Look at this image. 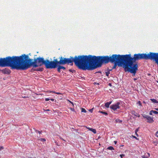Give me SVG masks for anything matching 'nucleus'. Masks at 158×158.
<instances>
[{"instance_id":"4be33fe9","label":"nucleus","mask_w":158,"mask_h":158,"mask_svg":"<svg viewBox=\"0 0 158 158\" xmlns=\"http://www.w3.org/2000/svg\"><path fill=\"white\" fill-rule=\"evenodd\" d=\"M57 71H58V72H59V73L60 72V68L59 67L58 65H57Z\"/></svg>"},{"instance_id":"7c9ffc66","label":"nucleus","mask_w":158,"mask_h":158,"mask_svg":"<svg viewBox=\"0 0 158 158\" xmlns=\"http://www.w3.org/2000/svg\"><path fill=\"white\" fill-rule=\"evenodd\" d=\"M35 131L36 132H38V133H39L40 134L41 133V132L39 131L36 130Z\"/></svg>"},{"instance_id":"0eeeda50","label":"nucleus","mask_w":158,"mask_h":158,"mask_svg":"<svg viewBox=\"0 0 158 158\" xmlns=\"http://www.w3.org/2000/svg\"><path fill=\"white\" fill-rule=\"evenodd\" d=\"M120 103L119 102H117L115 104L111 105L110 106V108L114 111H115L117 109H119L120 108Z\"/></svg>"},{"instance_id":"6e6552de","label":"nucleus","mask_w":158,"mask_h":158,"mask_svg":"<svg viewBox=\"0 0 158 158\" xmlns=\"http://www.w3.org/2000/svg\"><path fill=\"white\" fill-rule=\"evenodd\" d=\"M2 72L4 74H9L10 73L11 71L10 69L8 68H5L2 70Z\"/></svg>"},{"instance_id":"79ce46f5","label":"nucleus","mask_w":158,"mask_h":158,"mask_svg":"<svg viewBox=\"0 0 158 158\" xmlns=\"http://www.w3.org/2000/svg\"><path fill=\"white\" fill-rule=\"evenodd\" d=\"M114 143L115 144H116V143H117V142L116 141H114Z\"/></svg>"},{"instance_id":"9b49d317","label":"nucleus","mask_w":158,"mask_h":158,"mask_svg":"<svg viewBox=\"0 0 158 158\" xmlns=\"http://www.w3.org/2000/svg\"><path fill=\"white\" fill-rule=\"evenodd\" d=\"M147 154L148 155H143L142 156V158H148L150 156V155L149 153H147Z\"/></svg>"},{"instance_id":"9d476101","label":"nucleus","mask_w":158,"mask_h":158,"mask_svg":"<svg viewBox=\"0 0 158 158\" xmlns=\"http://www.w3.org/2000/svg\"><path fill=\"white\" fill-rule=\"evenodd\" d=\"M112 101H110L109 102H107L105 103V106L106 108H109L110 105Z\"/></svg>"},{"instance_id":"c756f323","label":"nucleus","mask_w":158,"mask_h":158,"mask_svg":"<svg viewBox=\"0 0 158 158\" xmlns=\"http://www.w3.org/2000/svg\"><path fill=\"white\" fill-rule=\"evenodd\" d=\"M152 112H151V110L149 112V114L150 115H152Z\"/></svg>"},{"instance_id":"6ab92c4d","label":"nucleus","mask_w":158,"mask_h":158,"mask_svg":"<svg viewBox=\"0 0 158 158\" xmlns=\"http://www.w3.org/2000/svg\"><path fill=\"white\" fill-rule=\"evenodd\" d=\"M151 112H152L154 114H158V112L155 110H151Z\"/></svg>"},{"instance_id":"20e7f679","label":"nucleus","mask_w":158,"mask_h":158,"mask_svg":"<svg viewBox=\"0 0 158 158\" xmlns=\"http://www.w3.org/2000/svg\"><path fill=\"white\" fill-rule=\"evenodd\" d=\"M52 61V69L57 67L58 64L64 65L66 64H70L73 65V62L75 64L81 69L85 70V55L76 56L74 57L70 56L69 58H64L61 57L60 60L58 61L57 59H54Z\"/></svg>"},{"instance_id":"f8f14e48","label":"nucleus","mask_w":158,"mask_h":158,"mask_svg":"<svg viewBox=\"0 0 158 158\" xmlns=\"http://www.w3.org/2000/svg\"><path fill=\"white\" fill-rule=\"evenodd\" d=\"M150 100L152 101V102L154 103H158V101L157 100L155 99H151Z\"/></svg>"},{"instance_id":"1a4fd4ad","label":"nucleus","mask_w":158,"mask_h":158,"mask_svg":"<svg viewBox=\"0 0 158 158\" xmlns=\"http://www.w3.org/2000/svg\"><path fill=\"white\" fill-rule=\"evenodd\" d=\"M131 113L132 115H134V116H135L138 117H139L140 116V115L138 113L135 112L134 110L131 111Z\"/></svg>"},{"instance_id":"8fccbe9b","label":"nucleus","mask_w":158,"mask_h":158,"mask_svg":"<svg viewBox=\"0 0 158 158\" xmlns=\"http://www.w3.org/2000/svg\"><path fill=\"white\" fill-rule=\"evenodd\" d=\"M157 143H158V142H157Z\"/></svg>"},{"instance_id":"a211bd4d","label":"nucleus","mask_w":158,"mask_h":158,"mask_svg":"<svg viewBox=\"0 0 158 158\" xmlns=\"http://www.w3.org/2000/svg\"><path fill=\"white\" fill-rule=\"evenodd\" d=\"M110 70L109 71H108L107 72H106V75L107 76H108L109 74L110 73Z\"/></svg>"},{"instance_id":"49530a36","label":"nucleus","mask_w":158,"mask_h":158,"mask_svg":"<svg viewBox=\"0 0 158 158\" xmlns=\"http://www.w3.org/2000/svg\"><path fill=\"white\" fill-rule=\"evenodd\" d=\"M156 136L158 137V135H156Z\"/></svg>"},{"instance_id":"a878e982","label":"nucleus","mask_w":158,"mask_h":158,"mask_svg":"<svg viewBox=\"0 0 158 158\" xmlns=\"http://www.w3.org/2000/svg\"><path fill=\"white\" fill-rule=\"evenodd\" d=\"M48 92L49 93H55V94H56V93L55 91H48Z\"/></svg>"},{"instance_id":"473e14b6","label":"nucleus","mask_w":158,"mask_h":158,"mask_svg":"<svg viewBox=\"0 0 158 158\" xmlns=\"http://www.w3.org/2000/svg\"><path fill=\"white\" fill-rule=\"evenodd\" d=\"M49 100H50V99H49V98H45V100L46 101H48Z\"/></svg>"},{"instance_id":"a19ab883","label":"nucleus","mask_w":158,"mask_h":158,"mask_svg":"<svg viewBox=\"0 0 158 158\" xmlns=\"http://www.w3.org/2000/svg\"><path fill=\"white\" fill-rule=\"evenodd\" d=\"M137 79H136V78H134V81H135V80H136Z\"/></svg>"},{"instance_id":"dca6fc26","label":"nucleus","mask_w":158,"mask_h":158,"mask_svg":"<svg viewBox=\"0 0 158 158\" xmlns=\"http://www.w3.org/2000/svg\"><path fill=\"white\" fill-rule=\"evenodd\" d=\"M107 149H109L110 150H114V148L111 146L109 147H108Z\"/></svg>"},{"instance_id":"e433bc0d","label":"nucleus","mask_w":158,"mask_h":158,"mask_svg":"<svg viewBox=\"0 0 158 158\" xmlns=\"http://www.w3.org/2000/svg\"><path fill=\"white\" fill-rule=\"evenodd\" d=\"M44 110L46 111H49L50 110L48 109H47V110Z\"/></svg>"},{"instance_id":"423d86ee","label":"nucleus","mask_w":158,"mask_h":158,"mask_svg":"<svg viewBox=\"0 0 158 158\" xmlns=\"http://www.w3.org/2000/svg\"><path fill=\"white\" fill-rule=\"evenodd\" d=\"M142 116L144 118H146L147 120V122L149 123H152L154 122V120L153 119V118L150 116L147 115L145 114H142Z\"/></svg>"},{"instance_id":"37998d69","label":"nucleus","mask_w":158,"mask_h":158,"mask_svg":"<svg viewBox=\"0 0 158 158\" xmlns=\"http://www.w3.org/2000/svg\"><path fill=\"white\" fill-rule=\"evenodd\" d=\"M155 109L157 111H158V108H156Z\"/></svg>"},{"instance_id":"cd10ccee","label":"nucleus","mask_w":158,"mask_h":158,"mask_svg":"<svg viewBox=\"0 0 158 158\" xmlns=\"http://www.w3.org/2000/svg\"><path fill=\"white\" fill-rule=\"evenodd\" d=\"M56 94H57L59 95H62V94L61 93H59V92H56Z\"/></svg>"},{"instance_id":"72a5a7b5","label":"nucleus","mask_w":158,"mask_h":158,"mask_svg":"<svg viewBox=\"0 0 158 158\" xmlns=\"http://www.w3.org/2000/svg\"><path fill=\"white\" fill-rule=\"evenodd\" d=\"M42 70V69L40 68L39 69L37 70L38 71H41Z\"/></svg>"},{"instance_id":"c85d7f7f","label":"nucleus","mask_w":158,"mask_h":158,"mask_svg":"<svg viewBox=\"0 0 158 158\" xmlns=\"http://www.w3.org/2000/svg\"><path fill=\"white\" fill-rule=\"evenodd\" d=\"M120 156L121 157V158H123V157L124 156V155L121 154V155H120Z\"/></svg>"},{"instance_id":"09e8293b","label":"nucleus","mask_w":158,"mask_h":158,"mask_svg":"<svg viewBox=\"0 0 158 158\" xmlns=\"http://www.w3.org/2000/svg\"><path fill=\"white\" fill-rule=\"evenodd\" d=\"M23 98H26V97H23Z\"/></svg>"},{"instance_id":"f257e3e1","label":"nucleus","mask_w":158,"mask_h":158,"mask_svg":"<svg viewBox=\"0 0 158 158\" xmlns=\"http://www.w3.org/2000/svg\"><path fill=\"white\" fill-rule=\"evenodd\" d=\"M33 59L29 58L28 55H22L20 56H8L1 58V67H10L11 69L25 70L31 66L34 68L40 66L43 64L47 69H52V61L43 57H39Z\"/></svg>"},{"instance_id":"5701e85b","label":"nucleus","mask_w":158,"mask_h":158,"mask_svg":"<svg viewBox=\"0 0 158 158\" xmlns=\"http://www.w3.org/2000/svg\"><path fill=\"white\" fill-rule=\"evenodd\" d=\"M40 140L43 141H46V139L44 138H41L40 139Z\"/></svg>"},{"instance_id":"f03ea898","label":"nucleus","mask_w":158,"mask_h":158,"mask_svg":"<svg viewBox=\"0 0 158 158\" xmlns=\"http://www.w3.org/2000/svg\"><path fill=\"white\" fill-rule=\"evenodd\" d=\"M125 60L129 70V72L134 74V75L136 73L138 69L137 63H135L137 60H150L155 61L158 65V53L149 52L148 54L138 53L134 55L131 56V54L124 55Z\"/></svg>"},{"instance_id":"f3484780","label":"nucleus","mask_w":158,"mask_h":158,"mask_svg":"<svg viewBox=\"0 0 158 158\" xmlns=\"http://www.w3.org/2000/svg\"><path fill=\"white\" fill-rule=\"evenodd\" d=\"M81 112H84V113L86 112V110L84 108H81Z\"/></svg>"},{"instance_id":"c03bdc74","label":"nucleus","mask_w":158,"mask_h":158,"mask_svg":"<svg viewBox=\"0 0 158 158\" xmlns=\"http://www.w3.org/2000/svg\"><path fill=\"white\" fill-rule=\"evenodd\" d=\"M89 130H90V129L91 128H89V127H88V128H87Z\"/></svg>"},{"instance_id":"39448f33","label":"nucleus","mask_w":158,"mask_h":158,"mask_svg":"<svg viewBox=\"0 0 158 158\" xmlns=\"http://www.w3.org/2000/svg\"><path fill=\"white\" fill-rule=\"evenodd\" d=\"M124 56V55H116L115 60L112 63H114V65L110 71L112 70V69H116L117 65H118V66H123L125 72H129L128 66L127 65V64Z\"/></svg>"},{"instance_id":"58836bf2","label":"nucleus","mask_w":158,"mask_h":158,"mask_svg":"<svg viewBox=\"0 0 158 158\" xmlns=\"http://www.w3.org/2000/svg\"><path fill=\"white\" fill-rule=\"evenodd\" d=\"M60 138L61 139H62V140H64V141H65V140L63 138H61V137H60Z\"/></svg>"},{"instance_id":"2eb2a0df","label":"nucleus","mask_w":158,"mask_h":158,"mask_svg":"<svg viewBox=\"0 0 158 158\" xmlns=\"http://www.w3.org/2000/svg\"><path fill=\"white\" fill-rule=\"evenodd\" d=\"M99 112L100 113H102V114H104L105 115H108L107 113V112H103V111H99Z\"/></svg>"},{"instance_id":"c9c22d12","label":"nucleus","mask_w":158,"mask_h":158,"mask_svg":"<svg viewBox=\"0 0 158 158\" xmlns=\"http://www.w3.org/2000/svg\"><path fill=\"white\" fill-rule=\"evenodd\" d=\"M157 134H158V131H157L156 132V135H157Z\"/></svg>"},{"instance_id":"ea45409f","label":"nucleus","mask_w":158,"mask_h":158,"mask_svg":"<svg viewBox=\"0 0 158 158\" xmlns=\"http://www.w3.org/2000/svg\"><path fill=\"white\" fill-rule=\"evenodd\" d=\"M60 138L61 139H62V140H64V141H65V140L63 138H61V137H60Z\"/></svg>"},{"instance_id":"ddd939ff","label":"nucleus","mask_w":158,"mask_h":158,"mask_svg":"<svg viewBox=\"0 0 158 158\" xmlns=\"http://www.w3.org/2000/svg\"><path fill=\"white\" fill-rule=\"evenodd\" d=\"M90 131H92L94 134H95L96 133V130L95 129L92 128H90Z\"/></svg>"},{"instance_id":"bb28decb","label":"nucleus","mask_w":158,"mask_h":158,"mask_svg":"<svg viewBox=\"0 0 158 158\" xmlns=\"http://www.w3.org/2000/svg\"><path fill=\"white\" fill-rule=\"evenodd\" d=\"M69 109L70 110L73 111H75V110L73 108H70Z\"/></svg>"},{"instance_id":"de8ad7c7","label":"nucleus","mask_w":158,"mask_h":158,"mask_svg":"<svg viewBox=\"0 0 158 158\" xmlns=\"http://www.w3.org/2000/svg\"><path fill=\"white\" fill-rule=\"evenodd\" d=\"M2 70H1V69H0V71H1V72H2Z\"/></svg>"},{"instance_id":"7ed1b4c3","label":"nucleus","mask_w":158,"mask_h":158,"mask_svg":"<svg viewBox=\"0 0 158 158\" xmlns=\"http://www.w3.org/2000/svg\"><path fill=\"white\" fill-rule=\"evenodd\" d=\"M117 54H113L111 56H95L91 55L85 56V70H93L97 67L101 66L103 64L112 63L115 60Z\"/></svg>"},{"instance_id":"b1692460","label":"nucleus","mask_w":158,"mask_h":158,"mask_svg":"<svg viewBox=\"0 0 158 158\" xmlns=\"http://www.w3.org/2000/svg\"><path fill=\"white\" fill-rule=\"evenodd\" d=\"M94 108H92V109H90L89 110V111L90 112H91V113H92V112H93V111Z\"/></svg>"},{"instance_id":"2f4dec72","label":"nucleus","mask_w":158,"mask_h":158,"mask_svg":"<svg viewBox=\"0 0 158 158\" xmlns=\"http://www.w3.org/2000/svg\"><path fill=\"white\" fill-rule=\"evenodd\" d=\"M132 137H133L135 139H137V140H138V138H137L136 137H135V136L132 135Z\"/></svg>"},{"instance_id":"4468645a","label":"nucleus","mask_w":158,"mask_h":158,"mask_svg":"<svg viewBox=\"0 0 158 158\" xmlns=\"http://www.w3.org/2000/svg\"><path fill=\"white\" fill-rule=\"evenodd\" d=\"M61 65V64H58V65L60 69H63V70H65L66 69L65 68L64 66H60Z\"/></svg>"},{"instance_id":"393cba45","label":"nucleus","mask_w":158,"mask_h":158,"mask_svg":"<svg viewBox=\"0 0 158 158\" xmlns=\"http://www.w3.org/2000/svg\"><path fill=\"white\" fill-rule=\"evenodd\" d=\"M68 101H69L71 104H72V105L73 106H74V104H73V102H72L71 101H70V100H68Z\"/></svg>"},{"instance_id":"4c0bfd02","label":"nucleus","mask_w":158,"mask_h":158,"mask_svg":"<svg viewBox=\"0 0 158 158\" xmlns=\"http://www.w3.org/2000/svg\"><path fill=\"white\" fill-rule=\"evenodd\" d=\"M1 58H0V66L1 67Z\"/></svg>"},{"instance_id":"412c9836","label":"nucleus","mask_w":158,"mask_h":158,"mask_svg":"<svg viewBox=\"0 0 158 158\" xmlns=\"http://www.w3.org/2000/svg\"><path fill=\"white\" fill-rule=\"evenodd\" d=\"M138 131V129H137L135 130V135H136V136H138V134H137V132Z\"/></svg>"},{"instance_id":"a18cd8bd","label":"nucleus","mask_w":158,"mask_h":158,"mask_svg":"<svg viewBox=\"0 0 158 158\" xmlns=\"http://www.w3.org/2000/svg\"><path fill=\"white\" fill-rule=\"evenodd\" d=\"M109 85H110V86H111V84L109 83Z\"/></svg>"},{"instance_id":"aec40b11","label":"nucleus","mask_w":158,"mask_h":158,"mask_svg":"<svg viewBox=\"0 0 158 158\" xmlns=\"http://www.w3.org/2000/svg\"><path fill=\"white\" fill-rule=\"evenodd\" d=\"M137 104H138L139 105V106H142V104L141 103V102L140 101H138L137 102Z\"/></svg>"},{"instance_id":"f704fd0d","label":"nucleus","mask_w":158,"mask_h":158,"mask_svg":"<svg viewBox=\"0 0 158 158\" xmlns=\"http://www.w3.org/2000/svg\"><path fill=\"white\" fill-rule=\"evenodd\" d=\"M50 100L52 101H54V99H53V98H52V99H50Z\"/></svg>"}]
</instances>
